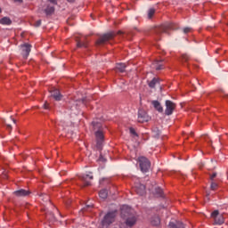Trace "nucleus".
<instances>
[{
    "label": "nucleus",
    "instance_id": "obj_1",
    "mask_svg": "<svg viewBox=\"0 0 228 228\" xmlns=\"http://www.w3.org/2000/svg\"><path fill=\"white\" fill-rule=\"evenodd\" d=\"M121 218L126 220L127 227H133L136 224V216H134L133 208L127 205L121 207Z\"/></svg>",
    "mask_w": 228,
    "mask_h": 228
},
{
    "label": "nucleus",
    "instance_id": "obj_2",
    "mask_svg": "<svg viewBox=\"0 0 228 228\" xmlns=\"http://www.w3.org/2000/svg\"><path fill=\"white\" fill-rule=\"evenodd\" d=\"M115 218H117V211H111L107 213L103 219L102 220V227L108 228L115 222Z\"/></svg>",
    "mask_w": 228,
    "mask_h": 228
},
{
    "label": "nucleus",
    "instance_id": "obj_3",
    "mask_svg": "<svg viewBox=\"0 0 228 228\" xmlns=\"http://www.w3.org/2000/svg\"><path fill=\"white\" fill-rule=\"evenodd\" d=\"M113 38H115V33H113V32H109V33L103 34L96 41V45H102V44H106V42H108L110 40H113Z\"/></svg>",
    "mask_w": 228,
    "mask_h": 228
},
{
    "label": "nucleus",
    "instance_id": "obj_4",
    "mask_svg": "<svg viewBox=\"0 0 228 228\" xmlns=\"http://www.w3.org/2000/svg\"><path fill=\"white\" fill-rule=\"evenodd\" d=\"M140 168L142 172L147 173L149 172V168H151V161H149V159L145 157H140L138 159Z\"/></svg>",
    "mask_w": 228,
    "mask_h": 228
},
{
    "label": "nucleus",
    "instance_id": "obj_5",
    "mask_svg": "<svg viewBox=\"0 0 228 228\" xmlns=\"http://www.w3.org/2000/svg\"><path fill=\"white\" fill-rule=\"evenodd\" d=\"M168 29H174L172 23H166L164 25L159 26L155 28V33L157 36L161 35V33H167Z\"/></svg>",
    "mask_w": 228,
    "mask_h": 228
},
{
    "label": "nucleus",
    "instance_id": "obj_6",
    "mask_svg": "<svg viewBox=\"0 0 228 228\" xmlns=\"http://www.w3.org/2000/svg\"><path fill=\"white\" fill-rule=\"evenodd\" d=\"M95 136H96V147H97L98 151H102V143H104V134H102V132H101V130H98L95 133Z\"/></svg>",
    "mask_w": 228,
    "mask_h": 228
},
{
    "label": "nucleus",
    "instance_id": "obj_7",
    "mask_svg": "<svg viewBox=\"0 0 228 228\" xmlns=\"http://www.w3.org/2000/svg\"><path fill=\"white\" fill-rule=\"evenodd\" d=\"M176 104L170 101V100H167L166 101V110H165V115L170 116L172 115V113H174V110H175L176 108Z\"/></svg>",
    "mask_w": 228,
    "mask_h": 228
},
{
    "label": "nucleus",
    "instance_id": "obj_8",
    "mask_svg": "<svg viewBox=\"0 0 228 228\" xmlns=\"http://www.w3.org/2000/svg\"><path fill=\"white\" fill-rule=\"evenodd\" d=\"M211 216L214 218L215 224L216 225H222V224H224V216L220 215V212L218 210H215L214 212H212Z\"/></svg>",
    "mask_w": 228,
    "mask_h": 228
},
{
    "label": "nucleus",
    "instance_id": "obj_9",
    "mask_svg": "<svg viewBox=\"0 0 228 228\" xmlns=\"http://www.w3.org/2000/svg\"><path fill=\"white\" fill-rule=\"evenodd\" d=\"M138 122L143 124V122H149L151 120V117L147 114V112L143 110H139L138 111Z\"/></svg>",
    "mask_w": 228,
    "mask_h": 228
},
{
    "label": "nucleus",
    "instance_id": "obj_10",
    "mask_svg": "<svg viewBox=\"0 0 228 228\" xmlns=\"http://www.w3.org/2000/svg\"><path fill=\"white\" fill-rule=\"evenodd\" d=\"M21 49V54L23 58H28L29 56V53H31V45L29 44H24L20 45Z\"/></svg>",
    "mask_w": 228,
    "mask_h": 228
},
{
    "label": "nucleus",
    "instance_id": "obj_11",
    "mask_svg": "<svg viewBox=\"0 0 228 228\" xmlns=\"http://www.w3.org/2000/svg\"><path fill=\"white\" fill-rule=\"evenodd\" d=\"M79 179L83 183L82 186H90V181H92V179H94V175H83L79 176Z\"/></svg>",
    "mask_w": 228,
    "mask_h": 228
},
{
    "label": "nucleus",
    "instance_id": "obj_12",
    "mask_svg": "<svg viewBox=\"0 0 228 228\" xmlns=\"http://www.w3.org/2000/svg\"><path fill=\"white\" fill-rule=\"evenodd\" d=\"M134 191L137 193V195H145V185L142 183H135Z\"/></svg>",
    "mask_w": 228,
    "mask_h": 228
},
{
    "label": "nucleus",
    "instance_id": "obj_13",
    "mask_svg": "<svg viewBox=\"0 0 228 228\" xmlns=\"http://www.w3.org/2000/svg\"><path fill=\"white\" fill-rule=\"evenodd\" d=\"M150 191H151L153 195H156V197H163V190L159 187L152 186L150 188Z\"/></svg>",
    "mask_w": 228,
    "mask_h": 228
},
{
    "label": "nucleus",
    "instance_id": "obj_14",
    "mask_svg": "<svg viewBox=\"0 0 228 228\" xmlns=\"http://www.w3.org/2000/svg\"><path fill=\"white\" fill-rule=\"evenodd\" d=\"M30 194H31V191H29L28 190H24V189H20V190L14 191V195L16 197H28Z\"/></svg>",
    "mask_w": 228,
    "mask_h": 228
},
{
    "label": "nucleus",
    "instance_id": "obj_15",
    "mask_svg": "<svg viewBox=\"0 0 228 228\" xmlns=\"http://www.w3.org/2000/svg\"><path fill=\"white\" fill-rule=\"evenodd\" d=\"M152 68L155 69V70H163V61H153Z\"/></svg>",
    "mask_w": 228,
    "mask_h": 228
},
{
    "label": "nucleus",
    "instance_id": "obj_16",
    "mask_svg": "<svg viewBox=\"0 0 228 228\" xmlns=\"http://www.w3.org/2000/svg\"><path fill=\"white\" fill-rule=\"evenodd\" d=\"M151 104L159 113H163V107L161 106V103L159 101H152Z\"/></svg>",
    "mask_w": 228,
    "mask_h": 228
},
{
    "label": "nucleus",
    "instance_id": "obj_17",
    "mask_svg": "<svg viewBox=\"0 0 228 228\" xmlns=\"http://www.w3.org/2000/svg\"><path fill=\"white\" fill-rule=\"evenodd\" d=\"M51 95L55 99L56 101H61V94H60V90L58 89H53L51 92Z\"/></svg>",
    "mask_w": 228,
    "mask_h": 228
},
{
    "label": "nucleus",
    "instance_id": "obj_18",
    "mask_svg": "<svg viewBox=\"0 0 228 228\" xmlns=\"http://www.w3.org/2000/svg\"><path fill=\"white\" fill-rule=\"evenodd\" d=\"M127 66L125 64V63H122V62H120V63H118L117 65H116V71L117 72H126V68Z\"/></svg>",
    "mask_w": 228,
    "mask_h": 228
},
{
    "label": "nucleus",
    "instance_id": "obj_19",
    "mask_svg": "<svg viewBox=\"0 0 228 228\" xmlns=\"http://www.w3.org/2000/svg\"><path fill=\"white\" fill-rule=\"evenodd\" d=\"M161 79L154 77L151 81L149 82L150 88H156V85H159Z\"/></svg>",
    "mask_w": 228,
    "mask_h": 228
},
{
    "label": "nucleus",
    "instance_id": "obj_20",
    "mask_svg": "<svg viewBox=\"0 0 228 228\" xmlns=\"http://www.w3.org/2000/svg\"><path fill=\"white\" fill-rule=\"evenodd\" d=\"M0 24H2L3 26H11L12 20L9 17H4L0 19Z\"/></svg>",
    "mask_w": 228,
    "mask_h": 228
},
{
    "label": "nucleus",
    "instance_id": "obj_21",
    "mask_svg": "<svg viewBox=\"0 0 228 228\" xmlns=\"http://www.w3.org/2000/svg\"><path fill=\"white\" fill-rule=\"evenodd\" d=\"M168 227L170 228H184V224L181 222H170L168 224Z\"/></svg>",
    "mask_w": 228,
    "mask_h": 228
},
{
    "label": "nucleus",
    "instance_id": "obj_22",
    "mask_svg": "<svg viewBox=\"0 0 228 228\" xmlns=\"http://www.w3.org/2000/svg\"><path fill=\"white\" fill-rule=\"evenodd\" d=\"M151 225H155L156 227L161 224V219H159V216H154L151 220Z\"/></svg>",
    "mask_w": 228,
    "mask_h": 228
},
{
    "label": "nucleus",
    "instance_id": "obj_23",
    "mask_svg": "<svg viewBox=\"0 0 228 228\" xmlns=\"http://www.w3.org/2000/svg\"><path fill=\"white\" fill-rule=\"evenodd\" d=\"M45 13L46 15H53V13H54V6L47 5L45 9Z\"/></svg>",
    "mask_w": 228,
    "mask_h": 228
},
{
    "label": "nucleus",
    "instance_id": "obj_24",
    "mask_svg": "<svg viewBox=\"0 0 228 228\" xmlns=\"http://www.w3.org/2000/svg\"><path fill=\"white\" fill-rule=\"evenodd\" d=\"M77 47H88V45L82 39H77Z\"/></svg>",
    "mask_w": 228,
    "mask_h": 228
},
{
    "label": "nucleus",
    "instance_id": "obj_25",
    "mask_svg": "<svg viewBox=\"0 0 228 228\" xmlns=\"http://www.w3.org/2000/svg\"><path fill=\"white\" fill-rule=\"evenodd\" d=\"M99 197L101 199H108V190L102 189V191H100Z\"/></svg>",
    "mask_w": 228,
    "mask_h": 228
},
{
    "label": "nucleus",
    "instance_id": "obj_26",
    "mask_svg": "<svg viewBox=\"0 0 228 228\" xmlns=\"http://www.w3.org/2000/svg\"><path fill=\"white\" fill-rule=\"evenodd\" d=\"M152 134L155 138H159V136L161 135V131H159V129L158 128H155L153 129Z\"/></svg>",
    "mask_w": 228,
    "mask_h": 228
},
{
    "label": "nucleus",
    "instance_id": "obj_27",
    "mask_svg": "<svg viewBox=\"0 0 228 228\" xmlns=\"http://www.w3.org/2000/svg\"><path fill=\"white\" fill-rule=\"evenodd\" d=\"M154 13H156V10L154 8H151L148 11V17L149 19H152Z\"/></svg>",
    "mask_w": 228,
    "mask_h": 228
},
{
    "label": "nucleus",
    "instance_id": "obj_28",
    "mask_svg": "<svg viewBox=\"0 0 228 228\" xmlns=\"http://www.w3.org/2000/svg\"><path fill=\"white\" fill-rule=\"evenodd\" d=\"M210 188L213 191H215V190H216V188H218V183H215V182H212L211 183V185H210Z\"/></svg>",
    "mask_w": 228,
    "mask_h": 228
},
{
    "label": "nucleus",
    "instance_id": "obj_29",
    "mask_svg": "<svg viewBox=\"0 0 228 228\" xmlns=\"http://www.w3.org/2000/svg\"><path fill=\"white\" fill-rule=\"evenodd\" d=\"M129 131L130 134H133L134 136H138V134L136 133V130H134V128L131 127Z\"/></svg>",
    "mask_w": 228,
    "mask_h": 228
},
{
    "label": "nucleus",
    "instance_id": "obj_30",
    "mask_svg": "<svg viewBox=\"0 0 228 228\" xmlns=\"http://www.w3.org/2000/svg\"><path fill=\"white\" fill-rule=\"evenodd\" d=\"M35 28H40L42 26V20H38L34 23Z\"/></svg>",
    "mask_w": 228,
    "mask_h": 228
},
{
    "label": "nucleus",
    "instance_id": "obj_31",
    "mask_svg": "<svg viewBox=\"0 0 228 228\" xmlns=\"http://www.w3.org/2000/svg\"><path fill=\"white\" fill-rule=\"evenodd\" d=\"M190 31H191V28H190V27H187V28H183V33L186 35V34H188V33H190Z\"/></svg>",
    "mask_w": 228,
    "mask_h": 228
},
{
    "label": "nucleus",
    "instance_id": "obj_32",
    "mask_svg": "<svg viewBox=\"0 0 228 228\" xmlns=\"http://www.w3.org/2000/svg\"><path fill=\"white\" fill-rule=\"evenodd\" d=\"M90 208H94V205H86V208L82 209V211H86V209H90Z\"/></svg>",
    "mask_w": 228,
    "mask_h": 228
},
{
    "label": "nucleus",
    "instance_id": "obj_33",
    "mask_svg": "<svg viewBox=\"0 0 228 228\" xmlns=\"http://www.w3.org/2000/svg\"><path fill=\"white\" fill-rule=\"evenodd\" d=\"M182 60H183V61H188V60H189L188 55H183Z\"/></svg>",
    "mask_w": 228,
    "mask_h": 228
},
{
    "label": "nucleus",
    "instance_id": "obj_34",
    "mask_svg": "<svg viewBox=\"0 0 228 228\" xmlns=\"http://www.w3.org/2000/svg\"><path fill=\"white\" fill-rule=\"evenodd\" d=\"M44 108L45 110H49V103H47V102L44 104Z\"/></svg>",
    "mask_w": 228,
    "mask_h": 228
},
{
    "label": "nucleus",
    "instance_id": "obj_35",
    "mask_svg": "<svg viewBox=\"0 0 228 228\" xmlns=\"http://www.w3.org/2000/svg\"><path fill=\"white\" fill-rule=\"evenodd\" d=\"M215 177H216V173H213V174L210 175L211 181H213V179H215Z\"/></svg>",
    "mask_w": 228,
    "mask_h": 228
},
{
    "label": "nucleus",
    "instance_id": "obj_36",
    "mask_svg": "<svg viewBox=\"0 0 228 228\" xmlns=\"http://www.w3.org/2000/svg\"><path fill=\"white\" fill-rule=\"evenodd\" d=\"M8 131H12V125H6Z\"/></svg>",
    "mask_w": 228,
    "mask_h": 228
},
{
    "label": "nucleus",
    "instance_id": "obj_37",
    "mask_svg": "<svg viewBox=\"0 0 228 228\" xmlns=\"http://www.w3.org/2000/svg\"><path fill=\"white\" fill-rule=\"evenodd\" d=\"M11 119L12 120V122H13L14 124H17V121H16L15 119H13V117L11 116Z\"/></svg>",
    "mask_w": 228,
    "mask_h": 228
},
{
    "label": "nucleus",
    "instance_id": "obj_38",
    "mask_svg": "<svg viewBox=\"0 0 228 228\" xmlns=\"http://www.w3.org/2000/svg\"><path fill=\"white\" fill-rule=\"evenodd\" d=\"M50 3H53V4H56V0H50Z\"/></svg>",
    "mask_w": 228,
    "mask_h": 228
},
{
    "label": "nucleus",
    "instance_id": "obj_39",
    "mask_svg": "<svg viewBox=\"0 0 228 228\" xmlns=\"http://www.w3.org/2000/svg\"><path fill=\"white\" fill-rule=\"evenodd\" d=\"M16 3H22V0H14Z\"/></svg>",
    "mask_w": 228,
    "mask_h": 228
},
{
    "label": "nucleus",
    "instance_id": "obj_40",
    "mask_svg": "<svg viewBox=\"0 0 228 228\" xmlns=\"http://www.w3.org/2000/svg\"><path fill=\"white\" fill-rule=\"evenodd\" d=\"M69 3H74V0H68Z\"/></svg>",
    "mask_w": 228,
    "mask_h": 228
},
{
    "label": "nucleus",
    "instance_id": "obj_41",
    "mask_svg": "<svg viewBox=\"0 0 228 228\" xmlns=\"http://www.w3.org/2000/svg\"><path fill=\"white\" fill-rule=\"evenodd\" d=\"M93 126H95V121L93 122Z\"/></svg>",
    "mask_w": 228,
    "mask_h": 228
},
{
    "label": "nucleus",
    "instance_id": "obj_42",
    "mask_svg": "<svg viewBox=\"0 0 228 228\" xmlns=\"http://www.w3.org/2000/svg\"><path fill=\"white\" fill-rule=\"evenodd\" d=\"M3 10L0 8V13H2Z\"/></svg>",
    "mask_w": 228,
    "mask_h": 228
}]
</instances>
